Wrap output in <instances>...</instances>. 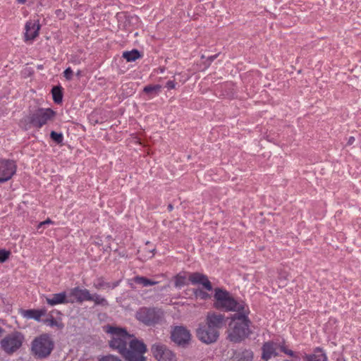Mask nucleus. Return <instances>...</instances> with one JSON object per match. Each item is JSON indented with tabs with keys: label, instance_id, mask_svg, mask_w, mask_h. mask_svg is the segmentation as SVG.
Wrapping results in <instances>:
<instances>
[{
	"label": "nucleus",
	"instance_id": "6e6552de",
	"mask_svg": "<svg viewBox=\"0 0 361 361\" xmlns=\"http://www.w3.org/2000/svg\"><path fill=\"white\" fill-rule=\"evenodd\" d=\"M197 337L203 343L209 344L216 341L219 332L209 327V325L200 324L196 330Z\"/></svg>",
	"mask_w": 361,
	"mask_h": 361
},
{
	"label": "nucleus",
	"instance_id": "f257e3e1",
	"mask_svg": "<svg viewBox=\"0 0 361 361\" xmlns=\"http://www.w3.org/2000/svg\"><path fill=\"white\" fill-rule=\"evenodd\" d=\"M104 330L109 335V346L117 350L126 361H146L144 354L147 347L142 341L118 326L106 325Z\"/></svg>",
	"mask_w": 361,
	"mask_h": 361
},
{
	"label": "nucleus",
	"instance_id": "58836bf2",
	"mask_svg": "<svg viewBox=\"0 0 361 361\" xmlns=\"http://www.w3.org/2000/svg\"><path fill=\"white\" fill-rule=\"evenodd\" d=\"M168 209L169 211H171L173 209V206L171 204H169Z\"/></svg>",
	"mask_w": 361,
	"mask_h": 361
},
{
	"label": "nucleus",
	"instance_id": "f8f14e48",
	"mask_svg": "<svg viewBox=\"0 0 361 361\" xmlns=\"http://www.w3.org/2000/svg\"><path fill=\"white\" fill-rule=\"evenodd\" d=\"M90 298V293L87 289H82L75 287L70 290L68 293V300H71L69 303L78 302L82 303Z\"/></svg>",
	"mask_w": 361,
	"mask_h": 361
},
{
	"label": "nucleus",
	"instance_id": "a878e982",
	"mask_svg": "<svg viewBox=\"0 0 361 361\" xmlns=\"http://www.w3.org/2000/svg\"><path fill=\"white\" fill-rule=\"evenodd\" d=\"M50 137L57 144L62 143L63 140V136L62 133H59L55 131L51 132Z\"/></svg>",
	"mask_w": 361,
	"mask_h": 361
},
{
	"label": "nucleus",
	"instance_id": "c756f323",
	"mask_svg": "<svg viewBox=\"0 0 361 361\" xmlns=\"http://www.w3.org/2000/svg\"><path fill=\"white\" fill-rule=\"evenodd\" d=\"M63 74L64 77L68 80H71L73 78V71L71 68H66L63 72Z\"/></svg>",
	"mask_w": 361,
	"mask_h": 361
},
{
	"label": "nucleus",
	"instance_id": "f3484780",
	"mask_svg": "<svg viewBox=\"0 0 361 361\" xmlns=\"http://www.w3.org/2000/svg\"><path fill=\"white\" fill-rule=\"evenodd\" d=\"M189 280L192 284H202L207 290H211L212 289L210 281L208 280L207 276L204 274L197 272L192 273L190 275Z\"/></svg>",
	"mask_w": 361,
	"mask_h": 361
},
{
	"label": "nucleus",
	"instance_id": "ea45409f",
	"mask_svg": "<svg viewBox=\"0 0 361 361\" xmlns=\"http://www.w3.org/2000/svg\"><path fill=\"white\" fill-rule=\"evenodd\" d=\"M18 2L19 4H24L25 2V0H18Z\"/></svg>",
	"mask_w": 361,
	"mask_h": 361
},
{
	"label": "nucleus",
	"instance_id": "412c9836",
	"mask_svg": "<svg viewBox=\"0 0 361 361\" xmlns=\"http://www.w3.org/2000/svg\"><path fill=\"white\" fill-rule=\"evenodd\" d=\"M161 86L159 85H147L143 89L144 92L149 95V98L157 96L160 92Z\"/></svg>",
	"mask_w": 361,
	"mask_h": 361
},
{
	"label": "nucleus",
	"instance_id": "a19ab883",
	"mask_svg": "<svg viewBox=\"0 0 361 361\" xmlns=\"http://www.w3.org/2000/svg\"><path fill=\"white\" fill-rule=\"evenodd\" d=\"M216 58V56H212L210 57V59L212 61Z\"/></svg>",
	"mask_w": 361,
	"mask_h": 361
},
{
	"label": "nucleus",
	"instance_id": "f03ea898",
	"mask_svg": "<svg viewBox=\"0 0 361 361\" xmlns=\"http://www.w3.org/2000/svg\"><path fill=\"white\" fill-rule=\"evenodd\" d=\"M250 313L249 307L234 314L231 317L228 324V339L233 343H240L250 334V326L251 322L248 318Z\"/></svg>",
	"mask_w": 361,
	"mask_h": 361
},
{
	"label": "nucleus",
	"instance_id": "473e14b6",
	"mask_svg": "<svg viewBox=\"0 0 361 361\" xmlns=\"http://www.w3.org/2000/svg\"><path fill=\"white\" fill-rule=\"evenodd\" d=\"M51 221L49 219H47V220H46V221H44L41 222V223L39 224V227H41V226H42L43 225L49 224H51Z\"/></svg>",
	"mask_w": 361,
	"mask_h": 361
},
{
	"label": "nucleus",
	"instance_id": "e433bc0d",
	"mask_svg": "<svg viewBox=\"0 0 361 361\" xmlns=\"http://www.w3.org/2000/svg\"><path fill=\"white\" fill-rule=\"evenodd\" d=\"M118 285V282H115L113 283L112 285V288H114L115 287H116Z\"/></svg>",
	"mask_w": 361,
	"mask_h": 361
},
{
	"label": "nucleus",
	"instance_id": "7c9ffc66",
	"mask_svg": "<svg viewBox=\"0 0 361 361\" xmlns=\"http://www.w3.org/2000/svg\"><path fill=\"white\" fill-rule=\"evenodd\" d=\"M94 286L97 289L104 288V287H111L109 283H104V281H99L98 283L94 284Z\"/></svg>",
	"mask_w": 361,
	"mask_h": 361
},
{
	"label": "nucleus",
	"instance_id": "2f4dec72",
	"mask_svg": "<svg viewBox=\"0 0 361 361\" xmlns=\"http://www.w3.org/2000/svg\"><path fill=\"white\" fill-rule=\"evenodd\" d=\"M166 87L168 89H174L176 87V83L172 80H169L166 82Z\"/></svg>",
	"mask_w": 361,
	"mask_h": 361
},
{
	"label": "nucleus",
	"instance_id": "9b49d317",
	"mask_svg": "<svg viewBox=\"0 0 361 361\" xmlns=\"http://www.w3.org/2000/svg\"><path fill=\"white\" fill-rule=\"evenodd\" d=\"M205 323L209 325V327L219 332V329L226 324L225 317L217 312H209L206 317Z\"/></svg>",
	"mask_w": 361,
	"mask_h": 361
},
{
	"label": "nucleus",
	"instance_id": "20e7f679",
	"mask_svg": "<svg viewBox=\"0 0 361 361\" xmlns=\"http://www.w3.org/2000/svg\"><path fill=\"white\" fill-rule=\"evenodd\" d=\"M214 298L216 301L214 305L216 309L237 313L248 307L244 302L234 300L228 292L219 288L215 290Z\"/></svg>",
	"mask_w": 361,
	"mask_h": 361
},
{
	"label": "nucleus",
	"instance_id": "0eeeda50",
	"mask_svg": "<svg viewBox=\"0 0 361 361\" xmlns=\"http://www.w3.org/2000/svg\"><path fill=\"white\" fill-rule=\"evenodd\" d=\"M137 319L145 324L150 326L159 322L161 317V312L154 308H140L136 314Z\"/></svg>",
	"mask_w": 361,
	"mask_h": 361
},
{
	"label": "nucleus",
	"instance_id": "393cba45",
	"mask_svg": "<svg viewBox=\"0 0 361 361\" xmlns=\"http://www.w3.org/2000/svg\"><path fill=\"white\" fill-rule=\"evenodd\" d=\"M89 301H93L96 305H101L104 306L108 305L106 300L98 294H90Z\"/></svg>",
	"mask_w": 361,
	"mask_h": 361
},
{
	"label": "nucleus",
	"instance_id": "5701e85b",
	"mask_svg": "<svg viewBox=\"0 0 361 361\" xmlns=\"http://www.w3.org/2000/svg\"><path fill=\"white\" fill-rule=\"evenodd\" d=\"M308 361H326V355L319 349L317 350L316 353L308 356Z\"/></svg>",
	"mask_w": 361,
	"mask_h": 361
},
{
	"label": "nucleus",
	"instance_id": "4c0bfd02",
	"mask_svg": "<svg viewBox=\"0 0 361 361\" xmlns=\"http://www.w3.org/2000/svg\"><path fill=\"white\" fill-rule=\"evenodd\" d=\"M4 332V329H2L1 327H0V337L1 336L2 334Z\"/></svg>",
	"mask_w": 361,
	"mask_h": 361
},
{
	"label": "nucleus",
	"instance_id": "7ed1b4c3",
	"mask_svg": "<svg viewBox=\"0 0 361 361\" xmlns=\"http://www.w3.org/2000/svg\"><path fill=\"white\" fill-rule=\"evenodd\" d=\"M55 116V112L49 108H39L30 113L21 120V123L25 129L32 127L41 128L48 121Z\"/></svg>",
	"mask_w": 361,
	"mask_h": 361
},
{
	"label": "nucleus",
	"instance_id": "79ce46f5",
	"mask_svg": "<svg viewBox=\"0 0 361 361\" xmlns=\"http://www.w3.org/2000/svg\"><path fill=\"white\" fill-rule=\"evenodd\" d=\"M80 75V71H78L77 72V75Z\"/></svg>",
	"mask_w": 361,
	"mask_h": 361
},
{
	"label": "nucleus",
	"instance_id": "c9c22d12",
	"mask_svg": "<svg viewBox=\"0 0 361 361\" xmlns=\"http://www.w3.org/2000/svg\"><path fill=\"white\" fill-rule=\"evenodd\" d=\"M285 353L291 356V357H293L295 356V353L293 351L290 350H288L287 351H285Z\"/></svg>",
	"mask_w": 361,
	"mask_h": 361
},
{
	"label": "nucleus",
	"instance_id": "39448f33",
	"mask_svg": "<svg viewBox=\"0 0 361 361\" xmlns=\"http://www.w3.org/2000/svg\"><path fill=\"white\" fill-rule=\"evenodd\" d=\"M54 343L47 334H42L35 338L31 345V350L37 358H46L52 352Z\"/></svg>",
	"mask_w": 361,
	"mask_h": 361
},
{
	"label": "nucleus",
	"instance_id": "72a5a7b5",
	"mask_svg": "<svg viewBox=\"0 0 361 361\" xmlns=\"http://www.w3.org/2000/svg\"><path fill=\"white\" fill-rule=\"evenodd\" d=\"M279 349H280L281 351L283 352L284 353H285V351L288 350V349L286 348V346L284 345H280V344L279 346Z\"/></svg>",
	"mask_w": 361,
	"mask_h": 361
},
{
	"label": "nucleus",
	"instance_id": "c85d7f7f",
	"mask_svg": "<svg viewBox=\"0 0 361 361\" xmlns=\"http://www.w3.org/2000/svg\"><path fill=\"white\" fill-rule=\"evenodd\" d=\"M195 294L197 297H200L202 299H206L209 297V294L201 289H197L195 291Z\"/></svg>",
	"mask_w": 361,
	"mask_h": 361
},
{
	"label": "nucleus",
	"instance_id": "1a4fd4ad",
	"mask_svg": "<svg viewBox=\"0 0 361 361\" xmlns=\"http://www.w3.org/2000/svg\"><path fill=\"white\" fill-rule=\"evenodd\" d=\"M151 350L157 361H176L175 354L161 343H154Z\"/></svg>",
	"mask_w": 361,
	"mask_h": 361
},
{
	"label": "nucleus",
	"instance_id": "ddd939ff",
	"mask_svg": "<svg viewBox=\"0 0 361 361\" xmlns=\"http://www.w3.org/2000/svg\"><path fill=\"white\" fill-rule=\"evenodd\" d=\"M172 340L178 345H184L190 339V334L183 326H176L171 333Z\"/></svg>",
	"mask_w": 361,
	"mask_h": 361
},
{
	"label": "nucleus",
	"instance_id": "aec40b11",
	"mask_svg": "<svg viewBox=\"0 0 361 361\" xmlns=\"http://www.w3.org/2000/svg\"><path fill=\"white\" fill-rule=\"evenodd\" d=\"M133 281L138 284L141 285L142 287H147L150 286L157 285L158 281L149 279L145 276H137L133 278Z\"/></svg>",
	"mask_w": 361,
	"mask_h": 361
},
{
	"label": "nucleus",
	"instance_id": "a211bd4d",
	"mask_svg": "<svg viewBox=\"0 0 361 361\" xmlns=\"http://www.w3.org/2000/svg\"><path fill=\"white\" fill-rule=\"evenodd\" d=\"M253 353L247 349H239L233 353L232 361H252Z\"/></svg>",
	"mask_w": 361,
	"mask_h": 361
},
{
	"label": "nucleus",
	"instance_id": "b1692460",
	"mask_svg": "<svg viewBox=\"0 0 361 361\" xmlns=\"http://www.w3.org/2000/svg\"><path fill=\"white\" fill-rule=\"evenodd\" d=\"M54 101L59 104L62 101V92L60 87H54L51 90Z\"/></svg>",
	"mask_w": 361,
	"mask_h": 361
},
{
	"label": "nucleus",
	"instance_id": "bb28decb",
	"mask_svg": "<svg viewBox=\"0 0 361 361\" xmlns=\"http://www.w3.org/2000/svg\"><path fill=\"white\" fill-rule=\"evenodd\" d=\"M185 283V278L184 276H181L180 275H177L175 276V286L177 288H180L183 286Z\"/></svg>",
	"mask_w": 361,
	"mask_h": 361
},
{
	"label": "nucleus",
	"instance_id": "423d86ee",
	"mask_svg": "<svg viewBox=\"0 0 361 361\" xmlns=\"http://www.w3.org/2000/svg\"><path fill=\"white\" fill-rule=\"evenodd\" d=\"M23 341L24 336L19 331H13L1 340V348L5 353L12 355L21 348Z\"/></svg>",
	"mask_w": 361,
	"mask_h": 361
},
{
	"label": "nucleus",
	"instance_id": "9d476101",
	"mask_svg": "<svg viewBox=\"0 0 361 361\" xmlns=\"http://www.w3.org/2000/svg\"><path fill=\"white\" fill-rule=\"evenodd\" d=\"M16 166L11 160H0V182L8 180L16 173Z\"/></svg>",
	"mask_w": 361,
	"mask_h": 361
},
{
	"label": "nucleus",
	"instance_id": "6ab92c4d",
	"mask_svg": "<svg viewBox=\"0 0 361 361\" xmlns=\"http://www.w3.org/2000/svg\"><path fill=\"white\" fill-rule=\"evenodd\" d=\"M46 310H23L22 314L27 319H34L37 321H39L41 317L45 315Z\"/></svg>",
	"mask_w": 361,
	"mask_h": 361
},
{
	"label": "nucleus",
	"instance_id": "cd10ccee",
	"mask_svg": "<svg viewBox=\"0 0 361 361\" xmlns=\"http://www.w3.org/2000/svg\"><path fill=\"white\" fill-rule=\"evenodd\" d=\"M10 252L6 250L0 249V262H4L8 258Z\"/></svg>",
	"mask_w": 361,
	"mask_h": 361
},
{
	"label": "nucleus",
	"instance_id": "2eb2a0df",
	"mask_svg": "<svg viewBox=\"0 0 361 361\" xmlns=\"http://www.w3.org/2000/svg\"><path fill=\"white\" fill-rule=\"evenodd\" d=\"M47 304L54 306L59 304H67L71 300H68V294L66 292L52 294L49 298H46Z\"/></svg>",
	"mask_w": 361,
	"mask_h": 361
},
{
	"label": "nucleus",
	"instance_id": "dca6fc26",
	"mask_svg": "<svg viewBox=\"0 0 361 361\" xmlns=\"http://www.w3.org/2000/svg\"><path fill=\"white\" fill-rule=\"evenodd\" d=\"M279 344L276 343H265L262 347V358L265 360H267L271 357L277 356V350L279 349Z\"/></svg>",
	"mask_w": 361,
	"mask_h": 361
},
{
	"label": "nucleus",
	"instance_id": "4be33fe9",
	"mask_svg": "<svg viewBox=\"0 0 361 361\" xmlns=\"http://www.w3.org/2000/svg\"><path fill=\"white\" fill-rule=\"evenodd\" d=\"M123 57L126 59L127 61H135L136 59L141 57L140 52L137 49H133L130 51H124L123 53Z\"/></svg>",
	"mask_w": 361,
	"mask_h": 361
},
{
	"label": "nucleus",
	"instance_id": "4468645a",
	"mask_svg": "<svg viewBox=\"0 0 361 361\" xmlns=\"http://www.w3.org/2000/svg\"><path fill=\"white\" fill-rule=\"evenodd\" d=\"M40 25L38 23L32 20L27 21L25 24V40H33L39 33Z\"/></svg>",
	"mask_w": 361,
	"mask_h": 361
},
{
	"label": "nucleus",
	"instance_id": "f704fd0d",
	"mask_svg": "<svg viewBox=\"0 0 361 361\" xmlns=\"http://www.w3.org/2000/svg\"><path fill=\"white\" fill-rule=\"evenodd\" d=\"M355 141V137H350L348 140V145H352Z\"/></svg>",
	"mask_w": 361,
	"mask_h": 361
}]
</instances>
